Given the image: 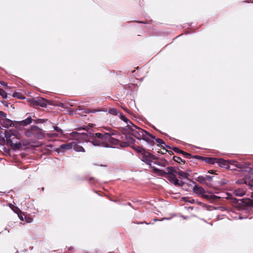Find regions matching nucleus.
<instances>
[{"label": "nucleus", "mask_w": 253, "mask_h": 253, "mask_svg": "<svg viewBox=\"0 0 253 253\" xmlns=\"http://www.w3.org/2000/svg\"><path fill=\"white\" fill-rule=\"evenodd\" d=\"M135 130H133V136L136 139L145 141L151 146L155 145L154 140L160 144H165V142L162 139L156 138L155 136L139 127H135Z\"/></svg>", "instance_id": "1"}, {"label": "nucleus", "mask_w": 253, "mask_h": 253, "mask_svg": "<svg viewBox=\"0 0 253 253\" xmlns=\"http://www.w3.org/2000/svg\"><path fill=\"white\" fill-rule=\"evenodd\" d=\"M7 144L13 149L19 150L22 147L21 143L19 140L21 138V134L16 130L10 129L4 131Z\"/></svg>", "instance_id": "2"}, {"label": "nucleus", "mask_w": 253, "mask_h": 253, "mask_svg": "<svg viewBox=\"0 0 253 253\" xmlns=\"http://www.w3.org/2000/svg\"><path fill=\"white\" fill-rule=\"evenodd\" d=\"M152 171L154 173L157 174L158 175L163 177H166L168 180L174 185L175 183L177 184L178 179L175 175L177 173V170L175 168L172 167H169L166 168L167 172L160 169L156 167H152Z\"/></svg>", "instance_id": "3"}, {"label": "nucleus", "mask_w": 253, "mask_h": 253, "mask_svg": "<svg viewBox=\"0 0 253 253\" xmlns=\"http://www.w3.org/2000/svg\"><path fill=\"white\" fill-rule=\"evenodd\" d=\"M95 135L98 138L105 139L107 143L108 142L115 145H118L120 139H124L123 135H121L117 131L114 130L108 133H96Z\"/></svg>", "instance_id": "4"}, {"label": "nucleus", "mask_w": 253, "mask_h": 253, "mask_svg": "<svg viewBox=\"0 0 253 253\" xmlns=\"http://www.w3.org/2000/svg\"><path fill=\"white\" fill-rule=\"evenodd\" d=\"M25 135L27 137H33L37 139H42L45 137L44 131L36 126H33L26 130Z\"/></svg>", "instance_id": "5"}, {"label": "nucleus", "mask_w": 253, "mask_h": 253, "mask_svg": "<svg viewBox=\"0 0 253 253\" xmlns=\"http://www.w3.org/2000/svg\"><path fill=\"white\" fill-rule=\"evenodd\" d=\"M95 133L90 134L91 135V138L90 140L89 141L93 145L95 146H100L106 148H115V147L110 146L109 144L105 141V139H103L102 138H98L95 135Z\"/></svg>", "instance_id": "6"}, {"label": "nucleus", "mask_w": 253, "mask_h": 253, "mask_svg": "<svg viewBox=\"0 0 253 253\" xmlns=\"http://www.w3.org/2000/svg\"><path fill=\"white\" fill-rule=\"evenodd\" d=\"M156 157L153 154L146 151L142 154V158L141 160L142 162H144L146 164L149 165L150 168L152 169V163L153 160L156 159Z\"/></svg>", "instance_id": "7"}, {"label": "nucleus", "mask_w": 253, "mask_h": 253, "mask_svg": "<svg viewBox=\"0 0 253 253\" xmlns=\"http://www.w3.org/2000/svg\"><path fill=\"white\" fill-rule=\"evenodd\" d=\"M124 136V139L125 140L120 141L119 143V145L121 147H126L130 146L131 144H133L135 142V139L129 134H125Z\"/></svg>", "instance_id": "8"}, {"label": "nucleus", "mask_w": 253, "mask_h": 253, "mask_svg": "<svg viewBox=\"0 0 253 253\" xmlns=\"http://www.w3.org/2000/svg\"><path fill=\"white\" fill-rule=\"evenodd\" d=\"M202 197L203 198L210 201L211 202L217 201L218 200L222 198L221 196L212 194L211 193L208 191L206 192V193L204 194V195H202Z\"/></svg>", "instance_id": "9"}, {"label": "nucleus", "mask_w": 253, "mask_h": 253, "mask_svg": "<svg viewBox=\"0 0 253 253\" xmlns=\"http://www.w3.org/2000/svg\"><path fill=\"white\" fill-rule=\"evenodd\" d=\"M119 117L122 121H124L127 124L126 126L131 131V134L132 135H133V130H135L134 128H136L135 127L137 126L133 125L129 120H128L126 117V116L124 115L121 113L119 115Z\"/></svg>", "instance_id": "10"}, {"label": "nucleus", "mask_w": 253, "mask_h": 253, "mask_svg": "<svg viewBox=\"0 0 253 253\" xmlns=\"http://www.w3.org/2000/svg\"><path fill=\"white\" fill-rule=\"evenodd\" d=\"M193 183L195 184L193 188V191L194 193L202 196V195L206 193L205 190L203 187L198 186L194 181H193Z\"/></svg>", "instance_id": "11"}, {"label": "nucleus", "mask_w": 253, "mask_h": 253, "mask_svg": "<svg viewBox=\"0 0 253 253\" xmlns=\"http://www.w3.org/2000/svg\"><path fill=\"white\" fill-rule=\"evenodd\" d=\"M73 148V141L70 143H65L60 146L57 149L58 153L64 152L65 150H70Z\"/></svg>", "instance_id": "12"}, {"label": "nucleus", "mask_w": 253, "mask_h": 253, "mask_svg": "<svg viewBox=\"0 0 253 253\" xmlns=\"http://www.w3.org/2000/svg\"><path fill=\"white\" fill-rule=\"evenodd\" d=\"M173 150L176 153L182 154L183 157L187 159L191 160L192 158V156L190 154L181 150L177 147H174Z\"/></svg>", "instance_id": "13"}, {"label": "nucleus", "mask_w": 253, "mask_h": 253, "mask_svg": "<svg viewBox=\"0 0 253 253\" xmlns=\"http://www.w3.org/2000/svg\"><path fill=\"white\" fill-rule=\"evenodd\" d=\"M216 164L221 168L225 169H229V164L227 161L222 159L217 158Z\"/></svg>", "instance_id": "14"}, {"label": "nucleus", "mask_w": 253, "mask_h": 253, "mask_svg": "<svg viewBox=\"0 0 253 253\" xmlns=\"http://www.w3.org/2000/svg\"><path fill=\"white\" fill-rule=\"evenodd\" d=\"M0 125L4 127L8 128V127L14 125V123L11 120L5 118L3 119V120H2Z\"/></svg>", "instance_id": "15"}, {"label": "nucleus", "mask_w": 253, "mask_h": 253, "mask_svg": "<svg viewBox=\"0 0 253 253\" xmlns=\"http://www.w3.org/2000/svg\"><path fill=\"white\" fill-rule=\"evenodd\" d=\"M73 148L77 152H84V148L80 145L78 142L77 140H74L73 141Z\"/></svg>", "instance_id": "16"}, {"label": "nucleus", "mask_w": 253, "mask_h": 253, "mask_svg": "<svg viewBox=\"0 0 253 253\" xmlns=\"http://www.w3.org/2000/svg\"><path fill=\"white\" fill-rule=\"evenodd\" d=\"M47 100L43 98H41L37 99L36 101V104L42 107H45L47 105Z\"/></svg>", "instance_id": "17"}, {"label": "nucleus", "mask_w": 253, "mask_h": 253, "mask_svg": "<svg viewBox=\"0 0 253 253\" xmlns=\"http://www.w3.org/2000/svg\"><path fill=\"white\" fill-rule=\"evenodd\" d=\"M178 169V170H177V173L176 174H178L179 176V178L180 179H188V177L189 176V174L186 172H184L183 171H182L180 170L179 169Z\"/></svg>", "instance_id": "18"}, {"label": "nucleus", "mask_w": 253, "mask_h": 253, "mask_svg": "<svg viewBox=\"0 0 253 253\" xmlns=\"http://www.w3.org/2000/svg\"><path fill=\"white\" fill-rule=\"evenodd\" d=\"M233 193L236 196L242 197L245 194V191L243 188H239L234 189Z\"/></svg>", "instance_id": "19"}, {"label": "nucleus", "mask_w": 253, "mask_h": 253, "mask_svg": "<svg viewBox=\"0 0 253 253\" xmlns=\"http://www.w3.org/2000/svg\"><path fill=\"white\" fill-rule=\"evenodd\" d=\"M32 118L31 117H28L23 121L19 122L18 124L20 126H27V125L30 124L32 123Z\"/></svg>", "instance_id": "20"}, {"label": "nucleus", "mask_w": 253, "mask_h": 253, "mask_svg": "<svg viewBox=\"0 0 253 253\" xmlns=\"http://www.w3.org/2000/svg\"><path fill=\"white\" fill-rule=\"evenodd\" d=\"M217 158L211 157H204L203 161L207 162L209 164H216Z\"/></svg>", "instance_id": "21"}, {"label": "nucleus", "mask_w": 253, "mask_h": 253, "mask_svg": "<svg viewBox=\"0 0 253 253\" xmlns=\"http://www.w3.org/2000/svg\"><path fill=\"white\" fill-rule=\"evenodd\" d=\"M153 163L155 165L163 167H166L169 165L168 162L165 159H163L160 161H155L153 162Z\"/></svg>", "instance_id": "22"}, {"label": "nucleus", "mask_w": 253, "mask_h": 253, "mask_svg": "<svg viewBox=\"0 0 253 253\" xmlns=\"http://www.w3.org/2000/svg\"><path fill=\"white\" fill-rule=\"evenodd\" d=\"M197 181L202 184H205L207 185L211 186V183H209L206 182L205 176L200 175L197 177Z\"/></svg>", "instance_id": "23"}, {"label": "nucleus", "mask_w": 253, "mask_h": 253, "mask_svg": "<svg viewBox=\"0 0 253 253\" xmlns=\"http://www.w3.org/2000/svg\"><path fill=\"white\" fill-rule=\"evenodd\" d=\"M132 149L136 151L137 152L140 153L141 154H143L144 152H145L146 150L143 148L142 146H132Z\"/></svg>", "instance_id": "24"}, {"label": "nucleus", "mask_w": 253, "mask_h": 253, "mask_svg": "<svg viewBox=\"0 0 253 253\" xmlns=\"http://www.w3.org/2000/svg\"><path fill=\"white\" fill-rule=\"evenodd\" d=\"M248 185L249 187V190L252 191L251 196L253 198V178L248 181Z\"/></svg>", "instance_id": "25"}, {"label": "nucleus", "mask_w": 253, "mask_h": 253, "mask_svg": "<svg viewBox=\"0 0 253 253\" xmlns=\"http://www.w3.org/2000/svg\"><path fill=\"white\" fill-rule=\"evenodd\" d=\"M173 160L178 163H185V161L183 159H182L180 157H177V156H173Z\"/></svg>", "instance_id": "26"}, {"label": "nucleus", "mask_w": 253, "mask_h": 253, "mask_svg": "<svg viewBox=\"0 0 253 253\" xmlns=\"http://www.w3.org/2000/svg\"><path fill=\"white\" fill-rule=\"evenodd\" d=\"M108 113L112 115H117L118 114V111L116 108H111L109 110Z\"/></svg>", "instance_id": "27"}, {"label": "nucleus", "mask_w": 253, "mask_h": 253, "mask_svg": "<svg viewBox=\"0 0 253 253\" xmlns=\"http://www.w3.org/2000/svg\"><path fill=\"white\" fill-rule=\"evenodd\" d=\"M0 95L3 99H6L7 97V93L2 88H0Z\"/></svg>", "instance_id": "28"}, {"label": "nucleus", "mask_w": 253, "mask_h": 253, "mask_svg": "<svg viewBox=\"0 0 253 253\" xmlns=\"http://www.w3.org/2000/svg\"><path fill=\"white\" fill-rule=\"evenodd\" d=\"M12 96L14 97H17V98H19V99L25 98V97H22L23 95L21 93H20V92H14V93H13Z\"/></svg>", "instance_id": "29"}, {"label": "nucleus", "mask_w": 253, "mask_h": 253, "mask_svg": "<svg viewBox=\"0 0 253 253\" xmlns=\"http://www.w3.org/2000/svg\"><path fill=\"white\" fill-rule=\"evenodd\" d=\"M6 117V114L3 111H0V124H1V122L3 119Z\"/></svg>", "instance_id": "30"}, {"label": "nucleus", "mask_w": 253, "mask_h": 253, "mask_svg": "<svg viewBox=\"0 0 253 253\" xmlns=\"http://www.w3.org/2000/svg\"><path fill=\"white\" fill-rule=\"evenodd\" d=\"M52 128H53L54 130H55L57 132L60 133L61 135L63 134V130L59 128L58 127L56 126H52Z\"/></svg>", "instance_id": "31"}, {"label": "nucleus", "mask_w": 253, "mask_h": 253, "mask_svg": "<svg viewBox=\"0 0 253 253\" xmlns=\"http://www.w3.org/2000/svg\"><path fill=\"white\" fill-rule=\"evenodd\" d=\"M213 176H210V175H206L205 178L206 182H208L209 183H211V181L212 180V179L213 178Z\"/></svg>", "instance_id": "32"}, {"label": "nucleus", "mask_w": 253, "mask_h": 253, "mask_svg": "<svg viewBox=\"0 0 253 253\" xmlns=\"http://www.w3.org/2000/svg\"><path fill=\"white\" fill-rule=\"evenodd\" d=\"M71 135L73 137H77L80 138V135L76 131H73L70 133Z\"/></svg>", "instance_id": "33"}, {"label": "nucleus", "mask_w": 253, "mask_h": 253, "mask_svg": "<svg viewBox=\"0 0 253 253\" xmlns=\"http://www.w3.org/2000/svg\"><path fill=\"white\" fill-rule=\"evenodd\" d=\"M192 158H195L197 160H202L203 161L204 157L200 156H198V155H195L194 157L192 156V158L191 159H192Z\"/></svg>", "instance_id": "34"}, {"label": "nucleus", "mask_w": 253, "mask_h": 253, "mask_svg": "<svg viewBox=\"0 0 253 253\" xmlns=\"http://www.w3.org/2000/svg\"><path fill=\"white\" fill-rule=\"evenodd\" d=\"M227 161H228V163L229 164V166L230 165H234L235 166L236 165V163L237 162V161H235V160H227Z\"/></svg>", "instance_id": "35"}, {"label": "nucleus", "mask_w": 253, "mask_h": 253, "mask_svg": "<svg viewBox=\"0 0 253 253\" xmlns=\"http://www.w3.org/2000/svg\"><path fill=\"white\" fill-rule=\"evenodd\" d=\"M184 185V182L182 181H179L178 179V182L177 184L175 183V186H182Z\"/></svg>", "instance_id": "36"}, {"label": "nucleus", "mask_w": 253, "mask_h": 253, "mask_svg": "<svg viewBox=\"0 0 253 253\" xmlns=\"http://www.w3.org/2000/svg\"><path fill=\"white\" fill-rule=\"evenodd\" d=\"M235 166L239 169H242L243 168H244L243 165L238 163V162H237V163H236Z\"/></svg>", "instance_id": "37"}, {"label": "nucleus", "mask_w": 253, "mask_h": 253, "mask_svg": "<svg viewBox=\"0 0 253 253\" xmlns=\"http://www.w3.org/2000/svg\"><path fill=\"white\" fill-rule=\"evenodd\" d=\"M47 135L50 137H57L58 136V134L56 133H47Z\"/></svg>", "instance_id": "38"}, {"label": "nucleus", "mask_w": 253, "mask_h": 253, "mask_svg": "<svg viewBox=\"0 0 253 253\" xmlns=\"http://www.w3.org/2000/svg\"><path fill=\"white\" fill-rule=\"evenodd\" d=\"M26 221L28 223H30L32 221L33 219L31 217H26Z\"/></svg>", "instance_id": "39"}, {"label": "nucleus", "mask_w": 253, "mask_h": 253, "mask_svg": "<svg viewBox=\"0 0 253 253\" xmlns=\"http://www.w3.org/2000/svg\"><path fill=\"white\" fill-rule=\"evenodd\" d=\"M162 147L163 148V149H164L165 150L166 152H168L169 154L170 155H173V153L172 152V151H170V150H166V149H165V148L164 147V146H162Z\"/></svg>", "instance_id": "40"}, {"label": "nucleus", "mask_w": 253, "mask_h": 253, "mask_svg": "<svg viewBox=\"0 0 253 253\" xmlns=\"http://www.w3.org/2000/svg\"><path fill=\"white\" fill-rule=\"evenodd\" d=\"M92 180H93V183H95L97 182V180H95L94 177H91L89 179V181L91 182Z\"/></svg>", "instance_id": "41"}, {"label": "nucleus", "mask_w": 253, "mask_h": 253, "mask_svg": "<svg viewBox=\"0 0 253 253\" xmlns=\"http://www.w3.org/2000/svg\"><path fill=\"white\" fill-rule=\"evenodd\" d=\"M1 102L5 106H8V103L5 101H1Z\"/></svg>", "instance_id": "42"}, {"label": "nucleus", "mask_w": 253, "mask_h": 253, "mask_svg": "<svg viewBox=\"0 0 253 253\" xmlns=\"http://www.w3.org/2000/svg\"><path fill=\"white\" fill-rule=\"evenodd\" d=\"M98 111L96 109H91L90 110V113H96L97 112H98Z\"/></svg>", "instance_id": "43"}, {"label": "nucleus", "mask_w": 253, "mask_h": 253, "mask_svg": "<svg viewBox=\"0 0 253 253\" xmlns=\"http://www.w3.org/2000/svg\"><path fill=\"white\" fill-rule=\"evenodd\" d=\"M90 110H91V109H86L85 110L84 112H85V113H90Z\"/></svg>", "instance_id": "44"}, {"label": "nucleus", "mask_w": 253, "mask_h": 253, "mask_svg": "<svg viewBox=\"0 0 253 253\" xmlns=\"http://www.w3.org/2000/svg\"><path fill=\"white\" fill-rule=\"evenodd\" d=\"M208 172L212 174L214 173V170H210L208 171Z\"/></svg>", "instance_id": "45"}, {"label": "nucleus", "mask_w": 253, "mask_h": 253, "mask_svg": "<svg viewBox=\"0 0 253 253\" xmlns=\"http://www.w3.org/2000/svg\"><path fill=\"white\" fill-rule=\"evenodd\" d=\"M189 202L190 203H194V200L192 199V200L189 201Z\"/></svg>", "instance_id": "46"}, {"label": "nucleus", "mask_w": 253, "mask_h": 253, "mask_svg": "<svg viewBox=\"0 0 253 253\" xmlns=\"http://www.w3.org/2000/svg\"><path fill=\"white\" fill-rule=\"evenodd\" d=\"M123 109H124L126 111V112H129V110H128V109H126V108H123Z\"/></svg>", "instance_id": "47"}, {"label": "nucleus", "mask_w": 253, "mask_h": 253, "mask_svg": "<svg viewBox=\"0 0 253 253\" xmlns=\"http://www.w3.org/2000/svg\"><path fill=\"white\" fill-rule=\"evenodd\" d=\"M166 147L167 148H169V149H170V148H171V147H170L168 145H166Z\"/></svg>", "instance_id": "48"}, {"label": "nucleus", "mask_w": 253, "mask_h": 253, "mask_svg": "<svg viewBox=\"0 0 253 253\" xmlns=\"http://www.w3.org/2000/svg\"><path fill=\"white\" fill-rule=\"evenodd\" d=\"M2 84L3 85H4V86H6V85H6V84Z\"/></svg>", "instance_id": "49"}, {"label": "nucleus", "mask_w": 253, "mask_h": 253, "mask_svg": "<svg viewBox=\"0 0 253 253\" xmlns=\"http://www.w3.org/2000/svg\"><path fill=\"white\" fill-rule=\"evenodd\" d=\"M72 248V247H70V248H69V250H70Z\"/></svg>", "instance_id": "50"}, {"label": "nucleus", "mask_w": 253, "mask_h": 253, "mask_svg": "<svg viewBox=\"0 0 253 253\" xmlns=\"http://www.w3.org/2000/svg\"><path fill=\"white\" fill-rule=\"evenodd\" d=\"M24 145H25V146H26V145H27V144H26V143H24Z\"/></svg>", "instance_id": "51"}, {"label": "nucleus", "mask_w": 253, "mask_h": 253, "mask_svg": "<svg viewBox=\"0 0 253 253\" xmlns=\"http://www.w3.org/2000/svg\"><path fill=\"white\" fill-rule=\"evenodd\" d=\"M11 107H12L13 108H14V107L12 106V105H11Z\"/></svg>", "instance_id": "52"}, {"label": "nucleus", "mask_w": 253, "mask_h": 253, "mask_svg": "<svg viewBox=\"0 0 253 253\" xmlns=\"http://www.w3.org/2000/svg\"><path fill=\"white\" fill-rule=\"evenodd\" d=\"M11 107H12L13 108H14V107L12 106V105H11Z\"/></svg>", "instance_id": "53"}, {"label": "nucleus", "mask_w": 253, "mask_h": 253, "mask_svg": "<svg viewBox=\"0 0 253 253\" xmlns=\"http://www.w3.org/2000/svg\"><path fill=\"white\" fill-rule=\"evenodd\" d=\"M11 107H12L13 108H14V107L12 106V105H11Z\"/></svg>", "instance_id": "54"}, {"label": "nucleus", "mask_w": 253, "mask_h": 253, "mask_svg": "<svg viewBox=\"0 0 253 253\" xmlns=\"http://www.w3.org/2000/svg\"><path fill=\"white\" fill-rule=\"evenodd\" d=\"M42 190L43 191L44 190V188H43V187H42Z\"/></svg>", "instance_id": "55"}]
</instances>
